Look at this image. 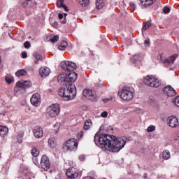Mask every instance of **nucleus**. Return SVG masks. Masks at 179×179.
Segmentation results:
<instances>
[{
    "label": "nucleus",
    "instance_id": "1",
    "mask_svg": "<svg viewBox=\"0 0 179 179\" xmlns=\"http://www.w3.org/2000/svg\"><path fill=\"white\" fill-rule=\"evenodd\" d=\"M94 141L102 150L112 152V153H118L127 144L125 137L117 138L115 136L108 134L99 136L97 133L94 136Z\"/></svg>",
    "mask_w": 179,
    "mask_h": 179
},
{
    "label": "nucleus",
    "instance_id": "2",
    "mask_svg": "<svg viewBox=\"0 0 179 179\" xmlns=\"http://www.w3.org/2000/svg\"><path fill=\"white\" fill-rule=\"evenodd\" d=\"M66 77L68 78L69 83L66 85H63L62 87L59 89V95L68 101L76 97V87L72 83L76 82L78 74L75 72H71L66 74Z\"/></svg>",
    "mask_w": 179,
    "mask_h": 179
},
{
    "label": "nucleus",
    "instance_id": "3",
    "mask_svg": "<svg viewBox=\"0 0 179 179\" xmlns=\"http://www.w3.org/2000/svg\"><path fill=\"white\" fill-rule=\"evenodd\" d=\"M118 95L124 101H129L135 96V89L131 86H125L118 92Z\"/></svg>",
    "mask_w": 179,
    "mask_h": 179
},
{
    "label": "nucleus",
    "instance_id": "4",
    "mask_svg": "<svg viewBox=\"0 0 179 179\" xmlns=\"http://www.w3.org/2000/svg\"><path fill=\"white\" fill-rule=\"evenodd\" d=\"M143 83L146 86H150V87H159L162 83L157 78H153V76H147L143 79Z\"/></svg>",
    "mask_w": 179,
    "mask_h": 179
},
{
    "label": "nucleus",
    "instance_id": "5",
    "mask_svg": "<svg viewBox=\"0 0 179 179\" xmlns=\"http://www.w3.org/2000/svg\"><path fill=\"white\" fill-rule=\"evenodd\" d=\"M78 140L71 138L64 144L63 149L65 151L76 150V149H78Z\"/></svg>",
    "mask_w": 179,
    "mask_h": 179
},
{
    "label": "nucleus",
    "instance_id": "6",
    "mask_svg": "<svg viewBox=\"0 0 179 179\" xmlns=\"http://www.w3.org/2000/svg\"><path fill=\"white\" fill-rule=\"evenodd\" d=\"M60 66L62 69L65 71L66 72H73L76 68H78V66H76V64L72 62H68V61H63L60 63Z\"/></svg>",
    "mask_w": 179,
    "mask_h": 179
},
{
    "label": "nucleus",
    "instance_id": "7",
    "mask_svg": "<svg viewBox=\"0 0 179 179\" xmlns=\"http://www.w3.org/2000/svg\"><path fill=\"white\" fill-rule=\"evenodd\" d=\"M83 94L86 99L91 100V101H97V94L95 90L85 89L83 90Z\"/></svg>",
    "mask_w": 179,
    "mask_h": 179
},
{
    "label": "nucleus",
    "instance_id": "8",
    "mask_svg": "<svg viewBox=\"0 0 179 179\" xmlns=\"http://www.w3.org/2000/svg\"><path fill=\"white\" fill-rule=\"evenodd\" d=\"M59 110L60 107L58 103L52 104L47 108L48 114L50 117H57L59 114Z\"/></svg>",
    "mask_w": 179,
    "mask_h": 179
},
{
    "label": "nucleus",
    "instance_id": "9",
    "mask_svg": "<svg viewBox=\"0 0 179 179\" xmlns=\"http://www.w3.org/2000/svg\"><path fill=\"white\" fill-rule=\"evenodd\" d=\"M40 165L41 169L45 170V171H48L50 167H51V163L50 162V159L47 155H43L41 159Z\"/></svg>",
    "mask_w": 179,
    "mask_h": 179
},
{
    "label": "nucleus",
    "instance_id": "10",
    "mask_svg": "<svg viewBox=\"0 0 179 179\" xmlns=\"http://www.w3.org/2000/svg\"><path fill=\"white\" fill-rule=\"evenodd\" d=\"M66 176L68 178L71 179L78 178L79 176V171H78V169L71 167L67 169Z\"/></svg>",
    "mask_w": 179,
    "mask_h": 179
},
{
    "label": "nucleus",
    "instance_id": "11",
    "mask_svg": "<svg viewBox=\"0 0 179 179\" xmlns=\"http://www.w3.org/2000/svg\"><path fill=\"white\" fill-rule=\"evenodd\" d=\"M166 122L171 128H177L179 125L178 119L174 115L169 116L167 118Z\"/></svg>",
    "mask_w": 179,
    "mask_h": 179
},
{
    "label": "nucleus",
    "instance_id": "12",
    "mask_svg": "<svg viewBox=\"0 0 179 179\" xmlns=\"http://www.w3.org/2000/svg\"><path fill=\"white\" fill-rule=\"evenodd\" d=\"M41 103V97L40 96V94L35 93L31 97V103L32 106L35 107H38V105Z\"/></svg>",
    "mask_w": 179,
    "mask_h": 179
},
{
    "label": "nucleus",
    "instance_id": "13",
    "mask_svg": "<svg viewBox=\"0 0 179 179\" xmlns=\"http://www.w3.org/2000/svg\"><path fill=\"white\" fill-rule=\"evenodd\" d=\"M163 92L164 93V94H166L168 97H173V96H176L177 94V92H176V90H173V87H171V86L170 85L165 87L163 89Z\"/></svg>",
    "mask_w": 179,
    "mask_h": 179
},
{
    "label": "nucleus",
    "instance_id": "14",
    "mask_svg": "<svg viewBox=\"0 0 179 179\" xmlns=\"http://www.w3.org/2000/svg\"><path fill=\"white\" fill-rule=\"evenodd\" d=\"M159 57H160V59H161L162 62H163V64L171 65V64H174V62L176 61V59L177 58L178 55H177V54L173 55L166 59H163V57L162 56V55H160Z\"/></svg>",
    "mask_w": 179,
    "mask_h": 179
},
{
    "label": "nucleus",
    "instance_id": "15",
    "mask_svg": "<svg viewBox=\"0 0 179 179\" xmlns=\"http://www.w3.org/2000/svg\"><path fill=\"white\" fill-rule=\"evenodd\" d=\"M50 73H51V70L48 67H41L39 69V75L41 78H47Z\"/></svg>",
    "mask_w": 179,
    "mask_h": 179
},
{
    "label": "nucleus",
    "instance_id": "16",
    "mask_svg": "<svg viewBox=\"0 0 179 179\" xmlns=\"http://www.w3.org/2000/svg\"><path fill=\"white\" fill-rule=\"evenodd\" d=\"M17 87H21V89H29L30 87V81H24L21 80L16 83Z\"/></svg>",
    "mask_w": 179,
    "mask_h": 179
},
{
    "label": "nucleus",
    "instance_id": "17",
    "mask_svg": "<svg viewBox=\"0 0 179 179\" xmlns=\"http://www.w3.org/2000/svg\"><path fill=\"white\" fill-rule=\"evenodd\" d=\"M35 138H43L44 132L43 131V128L41 127L36 126L33 130Z\"/></svg>",
    "mask_w": 179,
    "mask_h": 179
},
{
    "label": "nucleus",
    "instance_id": "18",
    "mask_svg": "<svg viewBox=\"0 0 179 179\" xmlns=\"http://www.w3.org/2000/svg\"><path fill=\"white\" fill-rule=\"evenodd\" d=\"M22 5L24 8H33L37 5V3L36 0H26Z\"/></svg>",
    "mask_w": 179,
    "mask_h": 179
},
{
    "label": "nucleus",
    "instance_id": "19",
    "mask_svg": "<svg viewBox=\"0 0 179 179\" xmlns=\"http://www.w3.org/2000/svg\"><path fill=\"white\" fill-rule=\"evenodd\" d=\"M57 82H64V85H68V83H69V80H68V77L65 73H62L58 76Z\"/></svg>",
    "mask_w": 179,
    "mask_h": 179
},
{
    "label": "nucleus",
    "instance_id": "20",
    "mask_svg": "<svg viewBox=\"0 0 179 179\" xmlns=\"http://www.w3.org/2000/svg\"><path fill=\"white\" fill-rule=\"evenodd\" d=\"M156 2V0H141V5L145 6V8H148V6H150Z\"/></svg>",
    "mask_w": 179,
    "mask_h": 179
},
{
    "label": "nucleus",
    "instance_id": "21",
    "mask_svg": "<svg viewBox=\"0 0 179 179\" xmlns=\"http://www.w3.org/2000/svg\"><path fill=\"white\" fill-rule=\"evenodd\" d=\"M64 0H58L57 1V6L59 8H63L66 12H68L69 9L68 8V6L64 3Z\"/></svg>",
    "mask_w": 179,
    "mask_h": 179
},
{
    "label": "nucleus",
    "instance_id": "22",
    "mask_svg": "<svg viewBox=\"0 0 179 179\" xmlns=\"http://www.w3.org/2000/svg\"><path fill=\"white\" fill-rule=\"evenodd\" d=\"M48 145L50 148H55L57 146V143L55 142V138L51 137L48 141Z\"/></svg>",
    "mask_w": 179,
    "mask_h": 179
},
{
    "label": "nucleus",
    "instance_id": "23",
    "mask_svg": "<svg viewBox=\"0 0 179 179\" xmlns=\"http://www.w3.org/2000/svg\"><path fill=\"white\" fill-rule=\"evenodd\" d=\"M9 132V129L6 127L0 126V135L1 136H5L7 133Z\"/></svg>",
    "mask_w": 179,
    "mask_h": 179
},
{
    "label": "nucleus",
    "instance_id": "24",
    "mask_svg": "<svg viewBox=\"0 0 179 179\" xmlns=\"http://www.w3.org/2000/svg\"><path fill=\"white\" fill-rule=\"evenodd\" d=\"M26 75H27V71L24 69L18 70L15 73V76H17V78H19L20 76H26Z\"/></svg>",
    "mask_w": 179,
    "mask_h": 179
},
{
    "label": "nucleus",
    "instance_id": "25",
    "mask_svg": "<svg viewBox=\"0 0 179 179\" xmlns=\"http://www.w3.org/2000/svg\"><path fill=\"white\" fill-rule=\"evenodd\" d=\"M33 57L36 59L34 61V64H38V61H41L43 59V56L37 52L34 53Z\"/></svg>",
    "mask_w": 179,
    "mask_h": 179
},
{
    "label": "nucleus",
    "instance_id": "26",
    "mask_svg": "<svg viewBox=\"0 0 179 179\" xmlns=\"http://www.w3.org/2000/svg\"><path fill=\"white\" fill-rule=\"evenodd\" d=\"M23 136H24V133L23 131H20L17 136V142L18 143H22L23 142Z\"/></svg>",
    "mask_w": 179,
    "mask_h": 179
},
{
    "label": "nucleus",
    "instance_id": "27",
    "mask_svg": "<svg viewBox=\"0 0 179 179\" xmlns=\"http://www.w3.org/2000/svg\"><path fill=\"white\" fill-rule=\"evenodd\" d=\"M133 59H134V62H141L143 59V55H142V54L135 55L133 57Z\"/></svg>",
    "mask_w": 179,
    "mask_h": 179
},
{
    "label": "nucleus",
    "instance_id": "28",
    "mask_svg": "<svg viewBox=\"0 0 179 179\" xmlns=\"http://www.w3.org/2000/svg\"><path fill=\"white\" fill-rule=\"evenodd\" d=\"M66 47H68V42H66V41H62L61 45L58 47V49L60 51H64Z\"/></svg>",
    "mask_w": 179,
    "mask_h": 179
},
{
    "label": "nucleus",
    "instance_id": "29",
    "mask_svg": "<svg viewBox=\"0 0 179 179\" xmlns=\"http://www.w3.org/2000/svg\"><path fill=\"white\" fill-rule=\"evenodd\" d=\"M90 127H92V120H86L84 123V129L85 131H87L90 129Z\"/></svg>",
    "mask_w": 179,
    "mask_h": 179
},
{
    "label": "nucleus",
    "instance_id": "30",
    "mask_svg": "<svg viewBox=\"0 0 179 179\" xmlns=\"http://www.w3.org/2000/svg\"><path fill=\"white\" fill-rule=\"evenodd\" d=\"M162 157L164 159V160H169L170 157H171V155H170V151L165 150L162 152Z\"/></svg>",
    "mask_w": 179,
    "mask_h": 179
},
{
    "label": "nucleus",
    "instance_id": "31",
    "mask_svg": "<svg viewBox=\"0 0 179 179\" xmlns=\"http://www.w3.org/2000/svg\"><path fill=\"white\" fill-rule=\"evenodd\" d=\"M96 6L98 9H101L104 6V0H96Z\"/></svg>",
    "mask_w": 179,
    "mask_h": 179
},
{
    "label": "nucleus",
    "instance_id": "32",
    "mask_svg": "<svg viewBox=\"0 0 179 179\" xmlns=\"http://www.w3.org/2000/svg\"><path fill=\"white\" fill-rule=\"evenodd\" d=\"M78 3H80L82 6H87L90 3V0H77Z\"/></svg>",
    "mask_w": 179,
    "mask_h": 179
},
{
    "label": "nucleus",
    "instance_id": "33",
    "mask_svg": "<svg viewBox=\"0 0 179 179\" xmlns=\"http://www.w3.org/2000/svg\"><path fill=\"white\" fill-rule=\"evenodd\" d=\"M58 40H59V36L55 35L53 36H50L48 41H50L51 43H57Z\"/></svg>",
    "mask_w": 179,
    "mask_h": 179
},
{
    "label": "nucleus",
    "instance_id": "34",
    "mask_svg": "<svg viewBox=\"0 0 179 179\" xmlns=\"http://www.w3.org/2000/svg\"><path fill=\"white\" fill-rule=\"evenodd\" d=\"M31 155L32 156H34V157H37V156L40 155V151L38 150V149L34 148L31 150Z\"/></svg>",
    "mask_w": 179,
    "mask_h": 179
},
{
    "label": "nucleus",
    "instance_id": "35",
    "mask_svg": "<svg viewBox=\"0 0 179 179\" xmlns=\"http://www.w3.org/2000/svg\"><path fill=\"white\" fill-rule=\"evenodd\" d=\"M152 23H150V22H145L143 26V30H148V29H150Z\"/></svg>",
    "mask_w": 179,
    "mask_h": 179
},
{
    "label": "nucleus",
    "instance_id": "36",
    "mask_svg": "<svg viewBox=\"0 0 179 179\" xmlns=\"http://www.w3.org/2000/svg\"><path fill=\"white\" fill-rule=\"evenodd\" d=\"M5 80L8 85H10V83H13L15 80L12 77H6Z\"/></svg>",
    "mask_w": 179,
    "mask_h": 179
},
{
    "label": "nucleus",
    "instance_id": "37",
    "mask_svg": "<svg viewBox=\"0 0 179 179\" xmlns=\"http://www.w3.org/2000/svg\"><path fill=\"white\" fill-rule=\"evenodd\" d=\"M173 103H174L176 107H179V96H176V98L173 100Z\"/></svg>",
    "mask_w": 179,
    "mask_h": 179
},
{
    "label": "nucleus",
    "instance_id": "38",
    "mask_svg": "<svg viewBox=\"0 0 179 179\" xmlns=\"http://www.w3.org/2000/svg\"><path fill=\"white\" fill-rule=\"evenodd\" d=\"M155 129H156V127L155 126H150L148 127L147 131L148 132H153V131H155Z\"/></svg>",
    "mask_w": 179,
    "mask_h": 179
},
{
    "label": "nucleus",
    "instance_id": "39",
    "mask_svg": "<svg viewBox=\"0 0 179 179\" xmlns=\"http://www.w3.org/2000/svg\"><path fill=\"white\" fill-rule=\"evenodd\" d=\"M31 45L30 44V42H29V41H26L25 43H24V48L29 49V48H30Z\"/></svg>",
    "mask_w": 179,
    "mask_h": 179
},
{
    "label": "nucleus",
    "instance_id": "40",
    "mask_svg": "<svg viewBox=\"0 0 179 179\" xmlns=\"http://www.w3.org/2000/svg\"><path fill=\"white\" fill-rule=\"evenodd\" d=\"M164 13H169L170 12V8L169 7H164L163 8Z\"/></svg>",
    "mask_w": 179,
    "mask_h": 179
},
{
    "label": "nucleus",
    "instance_id": "41",
    "mask_svg": "<svg viewBox=\"0 0 179 179\" xmlns=\"http://www.w3.org/2000/svg\"><path fill=\"white\" fill-rule=\"evenodd\" d=\"M64 20H62L61 22H62V23L63 24H65V23H66V16H68V14L64 13Z\"/></svg>",
    "mask_w": 179,
    "mask_h": 179
},
{
    "label": "nucleus",
    "instance_id": "42",
    "mask_svg": "<svg viewBox=\"0 0 179 179\" xmlns=\"http://www.w3.org/2000/svg\"><path fill=\"white\" fill-rule=\"evenodd\" d=\"M108 115V113L107 111H104L101 114V117H103V118H106Z\"/></svg>",
    "mask_w": 179,
    "mask_h": 179
},
{
    "label": "nucleus",
    "instance_id": "43",
    "mask_svg": "<svg viewBox=\"0 0 179 179\" xmlns=\"http://www.w3.org/2000/svg\"><path fill=\"white\" fill-rule=\"evenodd\" d=\"M144 44H145V47H149V45H150V41H149V40H145V41H144Z\"/></svg>",
    "mask_w": 179,
    "mask_h": 179
},
{
    "label": "nucleus",
    "instance_id": "44",
    "mask_svg": "<svg viewBox=\"0 0 179 179\" xmlns=\"http://www.w3.org/2000/svg\"><path fill=\"white\" fill-rule=\"evenodd\" d=\"M55 128H56L55 131H56V132H58V131H59V124L57 123L56 124H55Z\"/></svg>",
    "mask_w": 179,
    "mask_h": 179
},
{
    "label": "nucleus",
    "instance_id": "45",
    "mask_svg": "<svg viewBox=\"0 0 179 179\" xmlns=\"http://www.w3.org/2000/svg\"><path fill=\"white\" fill-rule=\"evenodd\" d=\"M78 159L80 162H83L85 159H86V157H85V155H80Z\"/></svg>",
    "mask_w": 179,
    "mask_h": 179
},
{
    "label": "nucleus",
    "instance_id": "46",
    "mask_svg": "<svg viewBox=\"0 0 179 179\" xmlns=\"http://www.w3.org/2000/svg\"><path fill=\"white\" fill-rule=\"evenodd\" d=\"M83 136V131H80L78 134V139H80Z\"/></svg>",
    "mask_w": 179,
    "mask_h": 179
},
{
    "label": "nucleus",
    "instance_id": "47",
    "mask_svg": "<svg viewBox=\"0 0 179 179\" xmlns=\"http://www.w3.org/2000/svg\"><path fill=\"white\" fill-rule=\"evenodd\" d=\"M130 7L131 8V9H133V10H135V9H136V6L134 3H130Z\"/></svg>",
    "mask_w": 179,
    "mask_h": 179
},
{
    "label": "nucleus",
    "instance_id": "48",
    "mask_svg": "<svg viewBox=\"0 0 179 179\" xmlns=\"http://www.w3.org/2000/svg\"><path fill=\"white\" fill-rule=\"evenodd\" d=\"M21 55H22V58H27V52H22Z\"/></svg>",
    "mask_w": 179,
    "mask_h": 179
},
{
    "label": "nucleus",
    "instance_id": "49",
    "mask_svg": "<svg viewBox=\"0 0 179 179\" xmlns=\"http://www.w3.org/2000/svg\"><path fill=\"white\" fill-rule=\"evenodd\" d=\"M150 103H155V96H150L149 97Z\"/></svg>",
    "mask_w": 179,
    "mask_h": 179
},
{
    "label": "nucleus",
    "instance_id": "50",
    "mask_svg": "<svg viewBox=\"0 0 179 179\" xmlns=\"http://www.w3.org/2000/svg\"><path fill=\"white\" fill-rule=\"evenodd\" d=\"M58 17H59V19L60 20H62V19H64V15L62 14V13H59V14L58 15Z\"/></svg>",
    "mask_w": 179,
    "mask_h": 179
},
{
    "label": "nucleus",
    "instance_id": "51",
    "mask_svg": "<svg viewBox=\"0 0 179 179\" xmlns=\"http://www.w3.org/2000/svg\"><path fill=\"white\" fill-rule=\"evenodd\" d=\"M103 101L104 103H108V101H111V99H110V98L105 99H103Z\"/></svg>",
    "mask_w": 179,
    "mask_h": 179
},
{
    "label": "nucleus",
    "instance_id": "52",
    "mask_svg": "<svg viewBox=\"0 0 179 179\" xmlns=\"http://www.w3.org/2000/svg\"><path fill=\"white\" fill-rule=\"evenodd\" d=\"M52 26L53 27H55V28L58 27V22H55L52 24Z\"/></svg>",
    "mask_w": 179,
    "mask_h": 179
},
{
    "label": "nucleus",
    "instance_id": "53",
    "mask_svg": "<svg viewBox=\"0 0 179 179\" xmlns=\"http://www.w3.org/2000/svg\"><path fill=\"white\" fill-rule=\"evenodd\" d=\"M9 34L10 37L12 38L13 34Z\"/></svg>",
    "mask_w": 179,
    "mask_h": 179
},
{
    "label": "nucleus",
    "instance_id": "54",
    "mask_svg": "<svg viewBox=\"0 0 179 179\" xmlns=\"http://www.w3.org/2000/svg\"><path fill=\"white\" fill-rule=\"evenodd\" d=\"M30 179H31V178H30Z\"/></svg>",
    "mask_w": 179,
    "mask_h": 179
}]
</instances>
